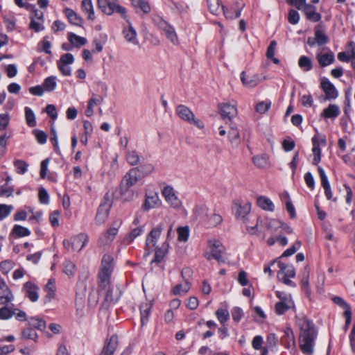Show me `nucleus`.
Wrapping results in <instances>:
<instances>
[{
    "mask_svg": "<svg viewBox=\"0 0 355 355\" xmlns=\"http://www.w3.org/2000/svg\"><path fill=\"white\" fill-rule=\"evenodd\" d=\"M297 322L300 330L299 347L304 354L312 355L317 337V331L314 324L305 316L297 317Z\"/></svg>",
    "mask_w": 355,
    "mask_h": 355,
    "instance_id": "nucleus-1",
    "label": "nucleus"
},
{
    "mask_svg": "<svg viewBox=\"0 0 355 355\" xmlns=\"http://www.w3.org/2000/svg\"><path fill=\"white\" fill-rule=\"evenodd\" d=\"M155 24L159 28L165 37L174 45L179 44L178 36L175 28L162 17L156 16L153 18Z\"/></svg>",
    "mask_w": 355,
    "mask_h": 355,
    "instance_id": "nucleus-2",
    "label": "nucleus"
},
{
    "mask_svg": "<svg viewBox=\"0 0 355 355\" xmlns=\"http://www.w3.org/2000/svg\"><path fill=\"white\" fill-rule=\"evenodd\" d=\"M141 179V175L138 168H132L123 178L121 184L120 191L122 195L126 193L130 187L136 184V183Z\"/></svg>",
    "mask_w": 355,
    "mask_h": 355,
    "instance_id": "nucleus-3",
    "label": "nucleus"
},
{
    "mask_svg": "<svg viewBox=\"0 0 355 355\" xmlns=\"http://www.w3.org/2000/svg\"><path fill=\"white\" fill-rule=\"evenodd\" d=\"M89 236L85 233H80L69 240H64L63 245L67 250L80 252L88 243Z\"/></svg>",
    "mask_w": 355,
    "mask_h": 355,
    "instance_id": "nucleus-4",
    "label": "nucleus"
},
{
    "mask_svg": "<svg viewBox=\"0 0 355 355\" xmlns=\"http://www.w3.org/2000/svg\"><path fill=\"white\" fill-rule=\"evenodd\" d=\"M209 246L210 248V252L205 254L207 259L210 260L214 259L219 263L225 262L224 254L225 248L220 241L218 240H209Z\"/></svg>",
    "mask_w": 355,
    "mask_h": 355,
    "instance_id": "nucleus-5",
    "label": "nucleus"
},
{
    "mask_svg": "<svg viewBox=\"0 0 355 355\" xmlns=\"http://www.w3.org/2000/svg\"><path fill=\"white\" fill-rule=\"evenodd\" d=\"M176 114L183 121L193 125L198 128H203L204 124L203 123L196 119L194 114L191 112V110L184 105H179L176 107Z\"/></svg>",
    "mask_w": 355,
    "mask_h": 355,
    "instance_id": "nucleus-6",
    "label": "nucleus"
},
{
    "mask_svg": "<svg viewBox=\"0 0 355 355\" xmlns=\"http://www.w3.org/2000/svg\"><path fill=\"white\" fill-rule=\"evenodd\" d=\"M276 296L279 299L275 306V311L277 315H283L288 310L294 307V302L291 295L276 291Z\"/></svg>",
    "mask_w": 355,
    "mask_h": 355,
    "instance_id": "nucleus-7",
    "label": "nucleus"
},
{
    "mask_svg": "<svg viewBox=\"0 0 355 355\" xmlns=\"http://www.w3.org/2000/svg\"><path fill=\"white\" fill-rule=\"evenodd\" d=\"M111 207L112 202L110 199L109 195L106 193L97 210L95 217V222L96 225H101L105 222L108 217Z\"/></svg>",
    "mask_w": 355,
    "mask_h": 355,
    "instance_id": "nucleus-8",
    "label": "nucleus"
},
{
    "mask_svg": "<svg viewBox=\"0 0 355 355\" xmlns=\"http://www.w3.org/2000/svg\"><path fill=\"white\" fill-rule=\"evenodd\" d=\"M251 210V203L245 202L241 203L239 202H234L232 206V211L235 217L238 220H243V223H247L248 220V215Z\"/></svg>",
    "mask_w": 355,
    "mask_h": 355,
    "instance_id": "nucleus-9",
    "label": "nucleus"
},
{
    "mask_svg": "<svg viewBox=\"0 0 355 355\" xmlns=\"http://www.w3.org/2000/svg\"><path fill=\"white\" fill-rule=\"evenodd\" d=\"M278 265L280 268L279 278L286 285L295 286L290 279V278H293L295 276L294 267L292 265H286L280 261L278 262Z\"/></svg>",
    "mask_w": 355,
    "mask_h": 355,
    "instance_id": "nucleus-10",
    "label": "nucleus"
},
{
    "mask_svg": "<svg viewBox=\"0 0 355 355\" xmlns=\"http://www.w3.org/2000/svg\"><path fill=\"white\" fill-rule=\"evenodd\" d=\"M162 193L166 202L173 208L178 209L182 206V201L178 198L175 189L171 186H166Z\"/></svg>",
    "mask_w": 355,
    "mask_h": 355,
    "instance_id": "nucleus-11",
    "label": "nucleus"
},
{
    "mask_svg": "<svg viewBox=\"0 0 355 355\" xmlns=\"http://www.w3.org/2000/svg\"><path fill=\"white\" fill-rule=\"evenodd\" d=\"M162 230L163 226L162 224H159L152 229L148 234L146 240V250L149 251L148 254L152 252L154 248H157V243L162 234Z\"/></svg>",
    "mask_w": 355,
    "mask_h": 355,
    "instance_id": "nucleus-12",
    "label": "nucleus"
},
{
    "mask_svg": "<svg viewBox=\"0 0 355 355\" xmlns=\"http://www.w3.org/2000/svg\"><path fill=\"white\" fill-rule=\"evenodd\" d=\"M121 221L115 222L114 223L115 227H110L105 232L101 235L98 241V245L100 247L108 245L113 241L118 233V228L121 225Z\"/></svg>",
    "mask_w": 355,
    "mask_h": 355,
    "instance_id": "nucleus-13",
    "label": "nucleus"
},
{
    "mask_svg": "<svg viewBox=\"0 0 355 355\" xmlns=\"http://www.w3.org/2000/svg\"><path fill=\"white\" fill-rule=\"evenodd\" d=\"M220 112L224 119L231 121L237 115L236 103H223L219 105Z\"/></svg>",
    "mask_w": 355,
    "mask_h": 355,
    "instance_id": "nucleus-14",
    "label": "nucleus"
},
{
    "mask_svg": "<svg viewBox=\"0 0 355 355\" xmlns=\"http://www.w3.org/2000/svg\"><path fill=\"white\" fill-rule=\"evenodd\" d=\"M128 25L124 26L122 31V34L123 37L130 44L137 45L139 44V41L137 39V33L136 30L132 26L129 18L127 17V19H125Z\"/></svg>",
    "mask_w": 355,
    "mask_h": 355,
    "instance_id": "nucleus-15",
    "label": "nucleus"
},
{
    "mask_svg": "<svg viewBox=\"0 0 355 355\" xmlns=\"http://www.w3.org/2000/svg\"><path fill=\"white\" fill-rule=\"evenodd\" d=\"M161 200L157 192H150L146 193L145 200L142 205V208L144 211H148L160 206Z\"/></svg>",
    "mask_w": 355,
    "mask_h": 355,
    "instance_id": "nucleus-16",
    "label": "nucleus"
},
{
    "mask_svg": "<svg viewBox=\"0 0 355 355\" xmlns=\"http://www.w3.org/2000/svg\"><path fill=\"white\" fill-rule=\"evenodd\" d=\"M26 297L32 302H35L39 299V287L31 282H26L22 288Z\"/></svg>",
    "mask_w": 355,
    "mask_h": 355,
    "instance_id": "nucleus-17",
    "label": "nucleus"
},
{
    "mask_svg": "<svg viewBox=\"0 0 355 355\" xmlns=\"http://www.w3.org/2000/svg\"><path fill=\"white\" fill-rule=\"evenodd\" d=\"M119 345V338L114 334L108 338L99 355H113Z\"/></svg>",
    "mask_w": 355,
    "mask_h": 355,
    "instance_id": "nucleus-18",
    "label": "nucleus"
},
{
    "mask_svg": "<svg viewBox=\"0 0 355 355\" xmlns=\"http://www.w3.org/2000/svg\"><path fill=\"white\" fill-rule=\"evenodd\" d=\"M321 88L325 94V99H335L338 97V93L335 86L327 78L321 82Z\"/></svg>",
    "mask_w": 355,
    "mask_h": 355,
    "instance_id": "nucleus-19",
    "label": "nucleus"
},
{
    "mask_svg": "<svg viewBox=\"0 0 355 355\" xmlns=\"http://www.w3.org/2000/svg\"><path fill=\"white\" fill-rule=\"evenodd\" d=\"M117 1H107V8L104 10V13L107 15H111L114 12H117L120 14L123 19H127L128 15L126 9L119 5Z\"/></svg>",
    "mask_w": 355,
    "mask_h": 355,
    "instance_id": "nucleus-20",
    "label": "nucleus"
},
{
    "mask_svg": "<svg viewBox=\"0 0 355 355\" xmlns=\"http://www.w3.org/2000/svg\"><path fill=\"white\" fill-rule=\"evenodd\" d=\"M312 143H313V153L314 155L313 159V164L317 165L321 159V150L320 148V144H322V145L326 144V140L325 139H321L320 141H319L317 136H314L312 138Z\"/></svg>",
    "mask_w": 355,
    "mask_h": 355,
    "instance_id": "nucleus-21",
    "label": "nucleus"
},
{
    "mask_svg": "<svg viewBox=\"0 0 355 355\" xmlns=\"http://www.w3.org/2000/svg\"><path fill=\"white\" fill-rule=\"evenodd\" d=\"M302 10L308 20L317 22L321 19V15L316 12L315 6L306 3Z\"/></svg>",
    "mask_w": 355,
    "mask_h": 355,
    "instance_id": "nucleus-22",
    "label": "nucleus"
},
{
    "mask_svg": "<svg viewBox=\"0 0 355 355\" xmlns=\"http://www.w3.org/2000/svg\"><path fill=\"white\" fill-rule=\"evenodd\" d=\"M281 341L287 349H293L295 347V336L291 328H286L284 330V335L282 337Z\"/></svg>",
    "mask_w": 355,
    "mask_h": 355,
    "instance_id": "nucleus-23",
    "label": "nucleus"
},
{
    "mask_svg": "<svg viewBox=\"0 0 355 355\" xmlns=\"http://www.w3.org/2000/svg\"><path fill=\"white\" fill-rule=\"evenodd\" d=\"M241 80L243 85L248 88H253L261 82L259 76L253 75L251 76H247L244 71L241 73Z\"/></svg>",
    "mask_w": 355,
    "mask_h": 355,
    "instance_id": "nucleus-24",
    "label": "nucleus"
},
{
    "mask_svg": "<svg viewBox=\"0 0 355 355\" xmlns=\"http://www.w3.org/2000/svg\"><path fill=\"white\" fill-rule=\"evenodd\" d=\"M316 58L318 61L319 64L322 67H324L332 64L335 60L334 54L331 51L326 53H318L316 55Z\"/></svg>",
    "mask_w": 355,
    "mask_h": 355,
    "instance_id": "nucleus-25",
    "label": "nucleus"
},
{
    "mask_svg": "<svg viewBox=\"0 0 355 355\" xmlns=\"http://www.w3.org/2000/svg\"><path fill=\"white\" fill-rule=\"evenodd\" d=\"M169 245L167 241H164L161 248H155V257L152 263H160L168 253Z\"/></svg>",
    "mask_w": 355,
    "mask_h": 355,
    "instance_id": "nucleus-26",
    "label": "nucleus"
},
{
    "mask_svg": "<svg viewBox=\"0 0 355 355\" xmlns=\"http://www.w3.org/2000/svg\"><path fill=\"white\" fill-rule=\"evenodd\" d=\"M340 114V108L335 104H330L321 113V116L325 119H335Z\"/></svg>",
    "mask_w": 355,
    "mask_h": 355,
    "instance_id": "nucleus-27",
    "label": "nucleus"
},
{
    "mask_svg": "<svg viewBox=\"0 0 355 355\" xmlns=\"http://www.w3.org/2000/svg\"><path fill=\"white\" fill-rule=\"evenodd\" d=\"M232 6L235 8V15L230 13V10H224V15L227 19H234L239 17L245 4L242 1H237Z\"/></svg>",
    "mask_w": 355,
    "mask_h": 355,
    "instance_id": "nucleus-28",
    "label": "nucleus"
},
{
    "mask_svg": "<svg viewBox=\"0 0 355 355\" xmlns=\"http://www.w3.org/2000/svg\"><path fill=\"white\" fill-rule=\"evenodd\" d=\"M64 14L71 24L78 26L82 25L83 21V19L78 16L72 9L65 8Z\"/></svg>",
    "mask_w": 355,
    "mask_h": 355,
    "instance_id": "nucleus-29",
    "label": "nucleus"
},
{
    "mask_svg": "<svg viewBox=\"0 0 355 355\" xmlns=\"http://www.w3.org/2000/svg\"><path fill=\"white\" fill-rule=\"evenodd\" d=\"M152 308V304L150 302H145L141 304L140 306V312H141V324L144 325L148 321V318L150 313V310Z\"/></svg>",
    "mask_w": 355,
    "mask_h": 355,
    "instance_id": "nucleus-30",
    "label": "nucleus"
},
{
    "mask_svg": "<svg viewBox=\"0 0 355 355\" xmlns=\"http://www.w3.org/2000/svg\"><path fill=\"white\" fill-rule=\"evenodd\" d=\"M257 202L258 206L265 211H272L275 209L272 202L266 196L258 197Z\"/></svg>",
    "mask_w": 355,
    "mask_h": 355,
    "instance_id": "nucleus-31",
    "label": "nucleus"
},
{
    "mask_svg": "<svg viewBox=\"0 0 355 355\" xmlns=\"http://www.w3.org/2000/svg\"><path fill=\"white\" fill-rule=\"evenodd\" d=\"M111 273L102 270L100 271L98 275L100 289L104 290L110 287Z\"/></svg>",
    "mask_w": 355,
    "mask_h": 355,
    "instance_id": "nucleus-32",
    "label": "nucleus"
},
{
    "mask_svg": "<svg viewBox=\"0 0 355 355\" xmlns=\"http://www.w3.org/2000/svg\"><path fill=\"white\" fill-rule=\"evenodd\" d=\"M68 40L72 46L78 48L84 46L87 42L85 37L78 36L73 33H68Z\"/></svg>",
    "mask_w": 355,
    "mask_h": 355,
    "instance_id": "nucleus-33",
    "label": "nucleus"
},
{
    "mask_svg": "<svg viewBox=\"0 0 355 355\" xmlns=\"http://www.w3.org/2000/svg\"><path fill=\"white\" fill-rule=\"evenodd\" d=\"M120 297V292L118 288H107L105 293V300L108 303H115Z\"/></svg>",
    "mask_w": 355,
    "mask_h": 355,
    "instance_id": "nucleus-34",
    "label": "nucleus"
},
{
    "mask_svg": "<svg viewBox=\"0 0 355 355\" xmlns=\"http://www.w3.org/2000/svg\"><path fill=\"white\" fill-rule=\"evenodd\" d=\"M228 138L233 146H238L240 144V135L236 127L231 126L228 131Z\"/></svg>",
    "mask_w": 355,
    "mask_h": 355,
    "instance_id": "nucleus-35",
    "label": "nucleus"
},
{
    "mask_svg": "<svg viewBox=\"0 0 355 355\" xmlns=\"http://www.w3.org/2000/svg\"><path fill=\"white\" fill-rule=\"evenodd\" d=\"M81 7L83 11L88 15V19L93 21L95 19V15L92 0H83Z\"/></svg>",
    "mask_w": 355,
    "mask_h": 355,
    "instance_id": "nucleus-36",
    "label": "nucleus"
},
{
    "mask_svg": "<svg viewBox=\"0 0 355 355\" xmlns=\"http://www.w3.org/2000/svg\"><path fill=\"white\" fill-rule=\"evenodd\" d=\"M46 292V298L51 301L55 295L56 287L54 279H49L44 288Z\"/></svg>",
    "mask_w": 355,
    "mask_h": 355,
    "instance_id": "nucleus-37",
    "label": "nucleus"
},
{
    "mask_svg": "<svg viewBox=\"0 0 355 355\" xmlns=\"http://www.w3.org/2000/svg\"><path fill=\"white\" fill-rule=\"evenodd\" d=\"M253 163L259 168H266L269 166L268 157L266 154L253 157Z\"/></svg>",
    "mask_w": 355,
    "mask_h": 355,
    "instance_id": "nucleus-38",
    "label": "nucleus"
},
{
    "mask_svg": "<svg viewBox=\"0 0 355 355\" xmlns=\"http://www.w3.org/2000/svg\"><path fill=\"white\" fill-rule=\"evenodd\" d=\"M276 46V41L272 40L270 42V45L268 46L267 49L266 57L268 59L272 60L275 64H278L279 63V60L275 57Z\"/></svg>",
    "mask_w": 355,
    "mask_h": 355,
    "instance_id": "nucleus-39",
    "label": "nucleus"
},
{
    "mask_svg": "<svg viewBox=\"0 0 355 355\" xmlns=\"http://www.w3.org/2000/svg\"><path fill=\"white\" fill-rule=\"evenodd\" d=\"M190 287V282L188 280H185L183 284L176 285L173 289V293L175 295L185 294L189 291Z\"/></svg>",
    "mask_w": 355,
    "mask_h": 355,
    "instance_id": "nucleus-40",
    "label": "nucleus"
},
{
    "mask_svg": "<svg viewBox=\"0 0 355 355\" xmlns=\"http://www.w3.org/2000/svg\"><path fill=\"white\" fill-rule=\"evenodd\" d=\"M113 258L110 254H105L102 259V271L112 272Z\"/></svg>",
    "mask_w": 355,
    "mask_h": 355,
    "instance_id": "nucleus-41",
    "label": "nucleus"
},
{
    "mask_svg": "<svg viewBox=\"0 0 355 355\" xmlns=\"http://www.w3.org/2000/svg\"><path fill=\"white\" fill-rule=\"evenodd\" d=\"M315 40L317 44L322 46L329 42V37L323 31L320 29H315Z\"/></svg>",
    "mask_w": 355,
    "mask_h": 355,
    "instance_id": "nucleus-42",
    "label": "nucleus"
},
{
    "mask_svg": "<svg viewBox=\"0 0 355 355\" xmlns=\"http://www.w3.org/2000/svg\"><path fill=\"white\" fill-rule=\"evenodd\" d=\"M28 324L31 327L40 330H43L46 327V322L42 319L38 318H31L28 320Z\"/></svg>",
    "mask_w": 355,
    "mask_h": 355,
    "instance_id": "nucleus-43",
    "label": "nucleus"
},
{
    "mask_svg": "<svg viewBox=\"0 0 355 355\" xmlns=\"http://www.w3.org/2000/svg\"><path fill=\"white\" fill-rule=\"evenodd\" d=\"M298 64L304 71H310L313 67L312 60L305 55H302L300 58Z\"/></svg>",
    "mask_w": 355,
    "mask_h": 355,
    "instance_id": "nucleus-44",
    "label": "nucleus"
},
{
    "mask_svg": "<svg viewBox=\"0 0 355 355\" xmlns=\"http://www.w3.org/2000/svg\"><path fill=\"white\" fill-rule=\"evenodd\" d=\"M56 77L55 76H49L46 78L43 83V87L45 91L52 92L56 87Z\"/></svg>",
    "mask_w": 355,
    "mask_h": 355,
    "instance_id": "nucleus-45",
    "label": "nucleus"
},
{
    "mask_svg": "<svg viewBox=\"0 0 355 355\" xmlns=\"http://www.w3.org/2000/svg\"><path fill=\"white\" fill-rule=\"evenodd\" d=\"M13 164L16 172L20 175L24 174L28 170V164L24 160L16 159L14 161Z\"/></svg>",
    "mask_w": 355,
    "mask_h": 355,
    "instance_id": "nucleus-46",
    "label": "nucleus"
},
{
    "mask_svg": "<svg viewBox=\"0 0 355 355\" xmlns=\"http://www.w3.org/2000/svg\"><path fill=\"white\" fill-rule=\"evenodd\" d=\"M25 117L26 123L29 127L33 128L36 125L35 114L28 107H25Z\"/></svg>",
    "mask_w": 355,
    "mask_h": 355,
    "instance_id": "nucleus-47",
    "label": "nucleus"
},
{
    "mask_svg": "<svg viewBox=\"0 0 355 355\" xmlns=\"http://www.w3.org/2000/svg\"><path fill=\"white\" fill-rule=\"evenodd\" d=\"M139 155L136 150H129L126 154V160L132 166H135L139 163Z\"/></svg>",
    "mask_w": 355,
    "mask_h": 355,
    "instance_id": "nucleus-48",
    "label": "nucleus"
},
{
    "mask_svg": "<svg viewBox=\"0 0 355 355\" xmlns=\"http://www.w3.org/2000/svg\"><path fill=\"white\" fill-rule=\"evenodd\" d=\"M209 11L213 15H218L222 10L219 0H207Z\"/></svg>",
    "mask_w": 355,
    "mask_h": 355,
    "instance_id": "nucleus-49",
    "label": "nucleus"
},
{
    "mask_svg": "<svg viewBox=\"0 0 355 355\" xmlns=\"http://www.w3.org/2000/svg\"><path fill=\"white\" fill-rule=\"evenodd\" d=\"M132 5L135 8H140L144 13H148L150 11L149 4L144 0H130Z\"/></svg>",
    "mask_w": 355,
    "mask_h": 355,
    "instance_id": "nucleus-50",
    "label": "nucleus"
},
{
    "mask_svg": "<svg viewBox=\"0 0 355 355\" xmlns=\"http://www.w3.org/2000/svg\"><path fill=\"white\" fill-rule=\"evenodd\" d=\"M216 316L218 321L222 324H225L230 318V313L227 310L218 309L216 311Z\"/></svg>",
    "mask_w": 355,
    "mask_h": 355,
    "instance_id": "nucleus-51",
    "label": "nucleus"
},
{
    "mask_svg": "<svg viewBox=\"0 0 355 355\" xmlns=\"http://www.w3.org/2000/svg\"><path fill=\"white\" fill-rule=\"evenodd\" d=\"M270 106L271 101L266 100L258 103L255 107V110L258 113L262 114L266 113L270 109Z\"/></svg>",
    "mask_w": 355,
    "mask_h": 355,
    "instance_id": "nucleus-52",
    "label": "nucleus"
},
{
    "mask_svg": "<svg viewBox=\"0 0 355 355\" xmlns=\"http://www.w3.org/2000/svg\"><path fill=\"white\" fill-rule=\"evenodd\" d=\"M21 336L24 339L36 340L37 338V334L34 329L30 327L22 331Z\"/></svg>",
    "mask_w": 355,
    "mask_h": 355,
    "instance_id": "nucleus-53",
    "label": "nucleus"
},
{
    "mask_svg": "<svg viewBox=\"0 0 355 355\" xmlns=\"http://www.w3.org/2000/svg\"><path fill=\"white\" fill-rule=\"evenodd\" d=\"M222 220V216L218 214L212 213L208 216V224L210 226H216L220 224Z\"/></svg>",
    "mask_w": 355,
    "mask_h": 355,
    "instance_id": "nucleus-54",
    "label": "nucleus"
},
{
    "mask_svg": "<svg viewBox=\"0 0 355 355\" xmlns=\"http://www.w3.org/2000/svg\"><path fill=\"white\" fill-rule=\"evenodd\" d=\"M12 231L20 237L29 236L31 234L30 230L23 226L15 225L13 227Z\"/></svg>",
    "mask_w": 355,
    "mask_h": 355,
    "instance_id": "nucleus-55",
    "label": "nucleus"
},
{
    "mask_svg": "<svg viewBox=\"0 0 355 355\" xmlns=\"http://www.w3.org/2000/svg\"><path fill=\"white\" fill-rule=\"evenodd\" d=\"M15 313V311H12L7 306H3L0 309V320H9Z\"/></svg>",
    "mask_w": 355,
    "mask_h": 355,
    "instance_id": "nucleus-56",
    "label": "nucleus"
},
{
    "mask_svg": "<svg viewBox=\"0 0 355 355\" xmlns=\"http://www.w3.org/2000/svg\"><path fill=\"white\" fill-rule=\"evenodd\" d=\"M231 314H232V319L236 322H240V320L242 319V318L244 315V313H243V311L242 310V309L240 307H238V306H235V307L232 308V309L231 311Z\"/></svg>",
    "mask_w": 355,
    "mask_h": 355,
    "instance_id": "nucleus-57",
    "label": "nucleus"
},
{
    "mask_svg": "<svg viewBox=\"0 0 355 355\" xmlns=\"http://www.w3.org/2000/svg\"><path fill=\"white\" fill-rule=\"evenodd\" d=\"M301 247V242L300 241H297L291 248L286 250L282 255V257H288L293 254L300 249Z\"/></svg>",
    "mask_w": 355,
    "mask_h": 355,
    "instance_id": "nucleus-58",
    "label": "nucleus"
},
{
    "mask_svg": "<svg viewBox=\"0 0 355 355\" xmlns=\"http://www.w3.org/2000/svg\"><path fill=\"white\" fill-rule=\"evenodd\" d=\"M12 209L13 207L12 205L0 204V220L8 216Z\"/></svg>",
    "mask_w": 355,
    "mask_h": 355,
    "instance_id": "nucleus-59",
    "label": "nucleus"
},
{
    "mask_svg": "<svg viewBox=\"0 0 355 355\" xmlns=\"http://www.w3.org/2000/svg\"><path fill=\"white\" fill-rule=\"evenodd\" d=\"M14 267V263L11 260H5L0 263V270L3 274L8 273Z\"/></svg>",
    "mask_w": 355,
    "mask_h": 355,
    "instance_id": "nucleus-60",
    "label": "nucleus"
},
{
    "mask_svg": "<svg viewBox=\"0 0 355 355\" xmlns=\"http://www.w3.org/2000/svg\"><path fill=\"white\" fill-rule=\"evenodd\" d=\"M309 271H307L306 274H304V277L301 281L302 288L307 296H309L311 294V289L309 283Z\"/></svg>",
    "mask_w": 355,
    "mask_h": 355,
    "instance_id": "nucleus-61",
    "label": "nucleus"
},
{
    "mask_svg": "<svg viewBox=\"0 0 355 355\" xmlns=\"http://www.w3.org/2000/svg\"><path fill=\"white\" fill-rule=\"evenodd\" d=\"M178 240L180 241H187L189 238V228L187 227H179L178 229Z\"/></svg>",
    "mask_w": 355,
    "mask_h": 355,
    "instance_id": "nucleus-62",
    "label": "nucleus"
},
{
    "mask_svg": "<svg viewBox=\"0 0 355 355\" xmlns=\"http://www.w3.org/2000/svg\"><path fill=\"white\" fill-rule=\"evenodd\" d=\"M288 20L291 24H297L300 20V15L297 11L291 9L288 12Z\"/></svg>",
    "mask_w": 355,
    "mask_h": 355,
    "instance_id": "nucleus-63",
    "label": "nucleus"
},
{
    "mask_svg": "<svg viewBox=\"0 0 355 355\" xmlns=\"http://www.w3.org/2000/svg\"><path fill=\"white\" fill-rule=\"evenodd\" d=\"M76 266L71 261H66L64 264V272L68 276H71L75 272Z\"/></svg>",
    "mask_w": 355,
    "mask_h": 355,
    "instance_id": "nucleus-64",
    "label": "nucleus"
}]
</instances>
